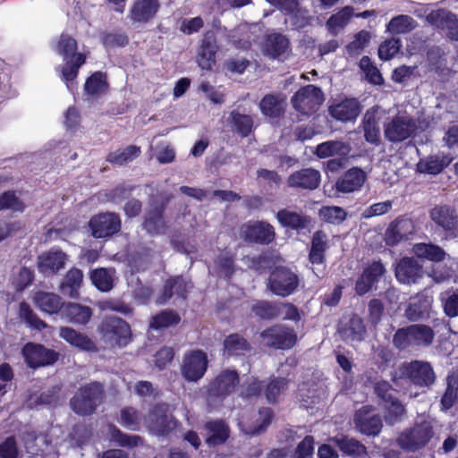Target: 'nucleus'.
<instances>
[{
    "label": "nucleus",
    "mask_w": 458,
    "mask_h": 458,
    "mask_svg": "<svg viewBox=\"0 0 458 458\" xmlns=\"http://www.w3.org/2000/svg\"><path fill=\"white\" fill-rule=\"evenodd\" d=\"M419 129H423L407 112H399L384 124V134L391 142H401L410 138Z\"/></svg>",
    "instance_id": "nucleus-1"
},
{
    "label": "nucleus",
    "mask_w": 458,
    "mask_h": 458,
    "mask_svg": "<svg viewBox=\"0 0 458 458\" xmlns=\"http://www.w3.org/2000/svg\"><path fill=\"white\" fill-rule=\"evenodd\" d=\"M432 437V423L430 420H424L401 432L396 437V443L404 451L416 452L423 448Z\"/></svg>",
    "instance_id": "nucleus-2"
},
{
    "label": "nucleus",
    "mask_w": 458,
    "mask_h": 458,
    "mask_svg": "<svg viewBox=\"0 0 458 458\" xmlns=\"http://www.w3.org/2000/svg\"><path fill=\"white\" fill-rule=\"evenodd\" d=\"M103 389L100 384L92 383L76 393L71 400V407L80 415L92 413L102 401Z\"/></svg>",
    "instance_id": "nucleus-3"
},
{
    "label": "nucleus",
    "mask_w": 458,
    "mask_h": 458,
    "mask_svg": "<svg viewBox=\"0 0 458 458\" xmlns=\"http://www.w3.org/2000/svg\"><path fill=\"white\" fill-rule=\"evenodd\" d=\"M208 362V357L204 352L200 350L191 351L183 357L181 367L182 375L186 380L196 382L204 376Z\"/></svg>",
    "instance_id": "nucleus-4"
},
{
    "label": "nucleus",
    "mask_w": 458,
    "mask_h": 458,
    "mask_svg": "<svg viewBox=\"0 0 458 458\" xmlns=\"http://www.w3.org/2000/svg\"><path fill=\"white\" fill-rule=\"evenodd\" d=\"M292 102L296 110L302 114H309L322 104L323 95L318 88L308 85L295 93Z\"/></svg>",
    "instance_id": "nucleus-5"
},
{
    "label": "nucleus",
    "mask_w": 458,
    "mask_h": 458,
    "mask_svg": "<svg viewBox=\"0 0 458 458\" xmlns=\"http://www.w3.org/2000/svg\"><path fill=\"white\" fill-rule=\"evenodd\" d=\"M299 280L291 270L279 267L269 277V288L276 295L288 296L297 288Z\"/></svg>",
    "instance_id": "nucleus-6"
},
{
    "label": "nucleus",
    "mask_w": 458,
    "mask_h": 458,
    "mask_svg": "<svg viewBox=\"0 0 458 458\" xmlns=\"http://www.w3.org/2000/svg\"><path fill=\"white\" fill-rule=\"evenodd\" d=\"M241 235L251 242L268 244L276 233L274 227L265 221H250L242 226Z\"/></svg>",
    "instance_id": "nucleus-7"
},
{
    "label": "nucleus",
    "mask_w": 458,
    "mask_h": 458,
    "mask_svg": "<svg viewBox=\"0 0 458 458\" xmlns=\"http://www.w3.org/2000/svg\"><path fill=\"white\" fill-rule=\"evenodd\" d=\"M400 369L403 375L408 377L416 385L428 386L435 381L433 369L426 361L414 360L405 363Z\"/></svg>",
    "instance_id": "nucleus-8"
},
{
    "label": "nucleus",
    "mask_w": 458,
    "mask_h": 458,
    "mask_svg": "<svg viewBox=\"0 0 458 458\" xmlns=\"http://www.w3.org/2000/svg\"><path fill=\"white\" fill-rule=\"evenodd\" d=\"M261 337L267 345L280 349H289L297 341V336L293 330L283 326H275L263 331Z\"/></svg>",
    "instance_id": "nucleus-9"
},
{
    "label": "nucleus",
    "mask_w": 458,
    "mask_h": 458,
    "mask_svg": "<svg viewBox=\"0 0 458 458\" xmlns=\"http://www.w3.org/2000/svg\"><path fill=\"white\" fill-rule=\"evenodd\" d=\"M22 353L27 364L31 368L50 365L57 360L56 352L33 343L27 344L22 349Z\"/></svg>",
    "instance_id": "nucleus-10"
},
{
    "label": "nucleus",
    "mask_w": 458,
    "mask_h": 458,
    "mask_svg": "<svg viewBox=\"0 0 458 458\" xmlns=\"http://www.w3.org/2000/svg\"><path fill=\"white\" fill-rule=\"evenodd\" d=\"M415 232V225L409 218H398L392 222L385 233L387 245H396L402 241L408 240Z\"/></svg>",
    "instance_id": "nucleus-11"
},
{
    "label": "nucleus",
    "mask_w": 458,
    "mask_h": 458,
    "mask_svg": "<svg viewBox=\"0 0 458 458\" xmlns=\"http://www.w3.org/2000/svg\"><path fill=\"white\" fill-rule=\"evenodd\" d=\"M167 411V406L161 404L148 415V425L153 433L165 435L175 428L176 422Z\"/></svg>",
    "instance_id": "nucleus-12"
},
{
    "label": "nucleus",
    "mask_w": 458,
    "mask_h": 458,
    "mask_svg": "<svg viewBox=\"0 0 458 458\" xmlns=\"http://www.w3.org/2000/svg\"><path fill=\"white\" fill-rule=\"evenodd\" d=\"M239 382L238 374L234 370H224L209 386V395L222 397L231 394Z\"/></svg>",
    "instance_id": "nucleus-13"
},
{
    "label": "nucleus",
    "mask_w": 458,
    "mask_h": 458,
    "mask_svg": "<svg viewBox=\"0 0 458 458\" xmlns=\"http://www.w3.org/2000/svg\"><path fill=\"white\" fill-rule=\"evenodd\" d=\"M330 114L341 122H349L355 120L360 113V106L357 99L345 98L338 103L329 106Z\"/></svg>",
    "instance_id": "nucleus-14"
},
{
    "label": "nucleus",
    "mask_w": 458,
    "mask_h": 458,
    "mask_svg": "<svg viewBox=\"0 0 458 458\" xmlns=\"http://www.w3.org/2000/svg\"><path fill=\"white\" fill-rule=\"evenodd\" d=\"M262 51L271 58L284 59L290 52L289 40L282 34H271L266 38Z\"/></svg>",
    "instance_id": "nucleus-15"
},
{
    "label": "nucleus",
    "mask_w": 458,
    "mask_h": 458,
    "mask_svg": "<svg viewBox=\"0 0 458 458\" xmlns=\"http://www.w3.org/2000/svg\"><path fill=\"white\" fill-rule=\"evenodd\" d=\"M366 181L365 173L357 167L346 171L336 182V190L344 193L359 191Z\"/></svg>",
    "instance_id": "nucleus-16"
},
{
    "label": "nucleus",
    "mask_w": 458,
    "mask_h": 458,
    "mask_svg": "<svg viewBox=\"0 0 458 458\" xmlns=\"http://www.w3.org/2000/svg\"><path fill=\"white\" fill-rule=\"evenodd\" d=\"M66 260L64 252L52 249L38 257V269L43 273H56L64 267Z\"/></svg>",
    "instance_id": "nucleus-17"
},
{
    "label": "nucleus",
    "mask_w": 458,
    "mask_h": 458,
    "mask_svg": "<svg viewBox=\"0 0 458 458\" xmlns=\"http://www.w3.org/2000/svg\"><path fill=\"white\" fill-rule=\"evenodd\" d=\"M355 424L360 431L366 435H377L382 428L380 418L375 414L370 415L369 407H363L357 411Z\"/></svg>",
    "instance_id": "nucleus-18"
},
{
    "label": "nucleus",
    "mask_w": 458,
    "mask_h": 458,
    "mask_svg": "<svg viewBox=\"0 0 458 458\" xmlns=\"http://www.w3.org/2000/svg\"><path fill=\"white\" fill-rule=\"evenodd\" d=\"M108 89L106 74L102 72H96L86 80L83 89L87 98L94 100L105 95Z\"/></svg>",
    "instance_id": "nucleus-19"
},
{
    "label": "nucleus",
    "mask_w": 458,
    "mask_h": 458,
    "mask_svg": "<svg viewBox=\"0 0 458 458\" xmlns=\"http://www.w3.org/2000/svg\"><path fill=\"white\" fill-rule=\"evenodd\" d=\"M433 302L432 295L422 293L411 299L405 310L406 317L410 320H418L428 317Z\"/></svg>",
    "instance_id": "nucleus-20"
},
{
    "label": "nucleus",
    "mask_w": 458,
    "mask_h": 458,
    "mask_svg": "<svg viewBox=\"0 0 458 458\" xmlns=\"http://www.w3.org/2000/svg\"><path fill=\"white\" fill-rule=\"evenodd\" d=\"M421 267L411 258L403 259L396 266L395 276L400 283L412 284L421 276Z\"/></svg>",
    "instance_id": "nucleus-21"
},
{
    "label": "nucleus",
    "mask_w": 458,
    "mask_h": 458,
    "mask_svg": "<svg viewBox=\"0 0 458 458\" xmlns=\"http://www.w3.org/2000/svg\"><path fill=\"white\" fill-rule=\"evenodd\" d=\"M431 220L445 231H453L458 226V216L454 209L448 206H437L430 211Z\"/></svg>",
    "instance_id": "nucleus-22"
},
{
    "label": "nucleus",
    "mask_w": 458,
    "mask_h": 458,
    "mask_svg": "<svg viewBox=\"0 0 458 458\" xmlns=\"http://www.w3.org/2000/svg\"><path fill=\"white\" fill-rule=\"evenodd\" d=\"M59 336L72 346L85 352H96L94 342L86 335L77 332L73 328L63 327L60 328Z\"/></svg>",
    "instance_id": "nucleus-23"
},
{
    "label": "nucleus",
    "mask_w": 458,
    "mask_h": 458,
    "mask_svg": "<svg viewBox=\"0 0 458 458\" xmlns=\"http://www.w3.org/2000/svg\"><path fill=\"white\" fill-rule=\"evenodd\" d=\"M217 46L212 33L204 35L198 55V64L203 70H210L216 63Z\"/></svg>",
    "instance_id": "nucleus-24"
},
{
    "label": "nucleus",
    "mask_w": 458,
    "mask_h": 458,
    "mask_svg": "<svg viewBox=\"0 0 458 458\" xmlns=\"http://www.w3.org/2000/svg\"><path fill=\"white\" fill-rule=\"evenodd\" d=\"M385 272V268L380 262H373L362 273L361 276L357 280L355 291L359 295H363L368 293L373 284Z\"/></svg>",
    "instance_id": "nucleus-25"
},
{
    "label": "nucleus",
    "mask_w": 458,
    "mask_h": 458,
    "mask_svg": "<svg viewBox=\"0 0 458 458\" xmlns=\"http://www.w3.org/2000/svg\"><path fill=\"white\" fill-rule=\"evenodd\" d=\"M320 174L314 169H302L288 178V184L291 187L313 190L319 185Z\"/></svg>",
    "instance_id": "nucleus-26"
},
{
    "label": "nucleus",
    "mask_w": 458,
    "mask_h": 458,
    "mask_svg": "<svg viewBox=\"0 0 458 458\" xmlns=\"http://www.w3.org/2000/svg\"><path fill=\"white\" fill-rule=\"evenodd\" d=\"M158 8L157 0H135L131 10V20L147 22L156 15Z\"/></svg>",
    "instance_id": "nucleus-27"
},
{
    "label": "nucleus",
    "mask_w": 458,
    "mask_h": 458,
    "mask_svg": "<svg viewBox=\"0 0 458 458\" xmlns=\"http://www.w3.org/2000/svg\"><path fill=\"white\" fill-rule=\"evenodd\" d=\"M62 67V81L65 83L67 89L72 92L75 89L73 81L78 76L80 67L84 64L86 57L83 54L73 55V58L64 60Z\"/></svg>",
    "instance_id": "nucleus-28"
},
{
    "label": "nucleus",
    "mask_w": 458,
    "mask_h": 458,
    "mask_svg": "<svg viewBox=\"0 0 458 458\" xmlns=\"http://www.w3.org/2000/svg\"><path fill=\"white\" fill-rule=\"evenodd\" d=\"M453 161L449 155L430 156L417 164V171L421 174H437Z\"/></svg>",
    "instance_id": "nucleus-29"
},
{
    "label": "nucleus",
    "mask_w": 458,
    "mask_h": 458,
    "mask_svg": "<svg viewBox=\"0 0 458 458\" xmlns=\"http://www.w3.org/2000/svg\"><path fill=\"white\" fill-rule=\"evenodd\" d=\"M34 302L40 310L48 314H56L64 307L60 296L53 293H37Z\"/></svg>",
    "instance_id": "nucleus-30"
},
{
    "label": "nucleus",
    "mask_w": 458,
    "mask_h": 458,
    "mask_svg": "<svg viewBox=\"0 0 458 458\" xmlns=\"http://www.w3.org/2000/svg\"><path fill=\"white\" fill-rule=\"evenodd\" d=\"M114 217L113 214H99L89 221V227L95 238H104L113 233Z\"/></svg>",
    "instance_id": "nucleus-31"
},
{
    "label": "nucleus",
    "mask_w": 458,
    "mask_h": 458,
    "mask_svg": "<svg viewBox=\"0 0 458 458\" xmlns=\"http://www.w3.org/2000/svg\"><path fill=\"white\" fill-rule=\"evenodd\" d=\"M261 113L268 117L280 116L285 108V96L267 95L259 104Z\"/></svg>",
    "instance_id": "nucleus-32"
},
{
    "label": "nucleus",
    "mask_w": 458,
    "mask_h": 458,
    "mask_svg": "<svg viewBox=\"0 0 458 458\" xmlns=\"http://www.w3.org/2000/svg\"><path fill=\"white\" fill-rule=\"evenodd\" d=\"M363 131L366 140L372 144H377L380 140V129L378 126L377 110H368L363 117Z\"/></svg>",
    "instance_id": "nucleus-33"
},
{
    "label": "nucleus",
    "mask_w": 458,
    "mask_h": 458,
    "mask_svg": "<svg viewBox=\"0 0 458 458\" xmlns=\"http://www.w3.org/2000/svg\"><path fill=\"white\" fill-rule=\"evenodd\" d=\"M61 315L71 323L85 325L89 320L92 312L89 307L69 303L64 307Z\"/></svg>",
    "instance_id": "nucleus-34"
},
{
    "label": "nucleus",
    "mask_w": 458,
    "mask_h": 458,
    "mask_svg": "<svg viewBox=\"0 0 458 458\" xmlns=\"http://www.w3.org/2000/svg\"><path fill=\"white\" fill-rule=\"evenodd\" d=\"M349 144L339 140H329L317 146L316 155L319 158H327L335 156L344 157L349 154Z\"/></svg>",
    "instance_id": "nucleus-35"
},
{
    "label": "nucleus",
    "mask_w": 458,
    "mask_h": 458,
    "mask_svg": "<svg viewBox=\"0 0 458 458\" xmlns=\"http://www.w3.org/2000/svg\"><path fill=\"white\" fill-rule=\"evenodd\" d=\"M342 337L350 342H360L366 334L362 319L358 316L352 317L341 328Z\"/></svg>",
    "instance_id": "nucleus-36"
},
{
    "label": "nucleus",
    "mask_w": 458,
    "mask_h": 458,
    "mask_svg": "<svg viewBox=\"0 0 458 458\" xmlns=\"http://www.w3.org/2000/svg\"><path fill=\"white\" fill-rule=\"evenodd\" d=\"M25 448L27 453L32 456H43L52 453L47 440L43 436L36 437L34 434L30 433L25 437Z\"/></svg>",
    "instance_id": "nucleus-37"
},
{
    "label": "nucleus",
    "mask_w": 458,
    "mask_h": 458,
    "mask_svg": "<svg viewBox=\"0 0 458 458\" xmlns=\"http://www.w3.org/2000/svg\"><path fill=\"white\" fill-rule=\"evenodd\" d=\"M412 250L417 257L431 261H441L445 257L444 250L432 243H417L413 246Z\"/></svg>",
    "instance_id": "nucleus-38"
},
{
    "label": "nucleus",
    "mask_w": 458,
    "mask_h": 458,
    "mask_svg": "<svg viewBox=\"0 0 458 458\" xmlns=\"http://www.w3.org/2000/svg\"><path fill=\"white\" fill-rule=\"evenodd\" d=\"M276 218L281 225L292 229L305 228L310 223L307 217L287 209L278 211Z\"/></svg>",
    "instance_id": "nucleus-39"
},
{
    "label": "nucleus",
    "mask_w": 458,
    "mask_h": 458,
    "mask_svg": "<svg viewBox=\"0 0 458 458\" xmlns=\"http://www.w3.org/2000/svg\"><path fill=\"white\" fill-rule=\"evenodd\" d=\"M417 27V22L408 15H398L391 19L386 30L392 34H404Z\"/></svg>",
    "instance_id": "nucleus-40"
},
{
    "label": "nucleus",
    "mask_w": 458,
    "mask_h": 458,
    "mask_svg": "<svg viewBox=\"0 0 458 458\" xmlns=\"http://www.w3.org/2000/svg\"><path fill=\"white\" fill-rule=\"evenodd\" d=\"M230 121L233 126V130L242 137L248 136L253 127L251 116L233 111L230 114Z\"/></svg>",
    "instance_id": "nucleus-41"
},
{
    "label": "nucleus",
    "mask_w": 458,
    "mask_h": 458,
    "mask_svg": "<svg viewBox=\"0 0 458 458\" xmlns=\"http://www.w3.org/2000/svg\"><path fill=\"white\" fill-rule=\"evenodd\" d=\"M352 9L344 7L337 13L332 15L327 21V27L331 34L336 35L343 28H344L352 16Z\"/></svg>",
    "instance_id": "nucleus-42"
},
{
    "label": "nucleus",
    "mask_w": 458,
    "mask_h": 458,
    "mask_svg": "<svg viewBox=\"0 0 458 458\" xmlns=\"http://www.w3.org/2000/svg\"><path fill=\"white\" fill-rule=\"evenodd\" d=\"M190 286V284L182 277L168 280L165 284L164 294L157 300V302L159 304L165 303L169 298H171L173 292L183 296Z\"/></svg>",
    "instance_id": "nucleus-43"
},
{
    "label": "nucleus",
    "mask_w": 458,
    "mask_h": 458,
    "mask_svg": "<svg viewBox=\"0 0 458 458\" xmlns=\"http://www.w3.org/2000/svg\"><path fill=\"white\" fill-rule=\"evenodd\" d=\"M326 248V235L321 232L316 233L312 239L310 253V259L312 264L321 265L323 263Z\"/></svg>",
    "instance_id": "nucleus-44"
},
{
    "label": "nucleus",
    "mask_w": 458,
    "mask_h": 458,
    "mask_svg": "<svg viewBox=\"0 0 458 458\" xmlns=\"http://www.w3.org/2000/svg\"><path fill=\"white\" fill-rule=\"evenodd\" d=\"M55 50L57 54L64 57V60L73 58V55H77V42L67 34H62L57 40Z\"/></svg>",
    "instance_id": "nucleus-45"
},
{
    "label": "nucleus",
    "mask_w": 458,
    "mask_h": 458,
    "mask_svg": "<svg viewBox=\"0 0 458 458\" xmlns=\"http://www.w3.org/2000/svg\"><path fill=\"white\" fill-rule=\"evenodd\" d=\"M209 436L207 442L209 445L224 443L228 437V428L222 421H214L207 424Z\"/></svg>",
    "instance_id": "nucleus-46"
},
{
    "label": "nucleus",
    "mask_w": 458,
    "mask_h": 458,
    "mask_svg": "<svg viewBox=\"0 0 458 458\" xmlns=\"http://www.w3.org/2000/svg\"><path fill=\"white\" fill-rule=\"evenodd\" d=\"M458 376L452 374L447 377V388L442 397L441 405L443 410L451 408L457 399Z\"/></svg>",
    "instance_id": "nucleus-47"
},
{
    "label": "nucleus",
    "mask_w": 458,
    "mask_h": 458,
    "mask_svg": "<svg viewBox=\"0 0 458 458\" xmlns=\"http://www.w3.org/2000/svg\"><path fill=\"white\" fill-rule=\"evenodd\" d=\"M224 348L228 355H240L249 349V344L239 335H231L225 340Z\"/></svg>",
    "instance_id": "nucleus-48"
},
{
    "label": "nucleus",
    "mask_w": 458,
    "mask_h": 458,
    "mask_svg": "<svg viewBox=\"0 0 458 458\" xmlns=\"http://www.w3.org/2000/svg\"><path fill=\"white\" fill-rule=\"evenodd\" d=\"M360 70L364 72L367 80L375 85H381L384 79L379 70L375 66L368 56H363L359 64Z\"/></svg>",
    "instance_id": "nucleus-49"
},
{
    "label": "nucleus",
    "mask_w": 458,
    "mask_h": 458,
    "mask_svg": "<svg viewBox=\"0 0 458 458\" xmlns=\"http://www.w3.org/2000/svg\"><path fill=\"white\" fill-rule=\"evenodd\" d=\"M92 284L100 291L107 292L112 289L113 277L106 268H98L91 272Z\"/></svg>",
    "instance_id": "nucleus-50"
},
{
    "label": "nucleus",
    "mask_w": 458,
    "mask_h": 458,
    "mask_svg": "<svg viewBox=\"0 0 458 458\" xmlns=\"http://www.w3.org/2000/svg\"><path fill=\"white\" fill-rule=\"evenodd\" d=\"M332 440L347 454L360 455L365 452V447L353 438L336 437Z\"/></svg>",
    "instance_id": "nucleus-51"
},
{
    "label": "nucleus",
    "mask_w": 458,
    "mask_h": 458,
    "mask_svg": "<svg viewBox=\"0 0 458 458\" xmlns=\"http://www.w3.org/2000/svg\"><path fill=\"white\" fill-rule=\"evenodd\" d=\"M180 317L177 313L170 310L162 311L156 315L150 323V327L154 329H163L170 326L178 324Z\"/></svg>",
    "instance_id": "nucleus-52"
},
{
    "label": "nucleus",
    "mask_w": 458,
    "mask_h": 458,
    "mask_svg": "<svg viewBox=\"0 0 458 458\" xmlns=\"http://www.w3.org/2000/svg\"><path fill=\"white\" fill-rule=\"evenodd\" d=\"M412 339L414 344L429 345L434 338L433 330L425 325H412L411 326Z\"/></svg>",
    "instance_id": "nucleus-53"
},
{
    "label": "nucleus",
    "mask_w": 458,
    "mask_h": 458,
    "mask_svg": "<svg viewBox=\"0 0 458 458\" xmlns=\"http://www.w3.org/2000/svg\"><path fill=\"white\" fill-rule=\"evenodd\" d=\"M19 316L27 325L35 329L40 330L47 327V324L34 314L30 305L26 302H21Z\"/></svg>",
    "instance_id": "nucleus-54"
},
{
    "label": "nucleus",
    "mask_w": 458,
    "mask_h": 458,
    "mask_svg": "<svg viewBox=\"0 0 458 458\" xmlns=\"http://www.w3.org/2000/svg\"><path fill=\"white\" fill-rule=\"evenodd\" d=\"M445 313L454 318L458 316V293L453 291H446L440 296Z\"/></svg>",
    "instance_id": "nucleus-55"
},
{
    "label": "nucleus",
    "mask_w": 458,
    "mask_h": 458,
    "mask_svg": "<svg viewBox=\"0 0 458 458\" xmlns=\"http://www.w3.org/2000/svg\"><path fill=\"white\" fill-rule=\"evenodd\" d=\"M320 217L332 224H339L346 217V212L340 207H323L319 210Z\"/></svg>",
    "instance_id": "nucleus-56"
},
{
    "label": "nucleus",
    "mask_w": 458,
    "mask_h": 458,
    "mask_svg": "<svg viewBox=\"0 0 458 458\" xmlns=\"http://www.w3.org/2000/svg\"><path fill=\"white\" fill-rule=\"evenodd\" d=\"M399 39L391 38L383 42L378 47V56L381 60L387 61L393 58L400 50Z\"/></svg>",
    "instance_id": "nucleus-57"
},
{
    "label": "nucleus",
    "mask_w": 458,
    "mask_h": 458,
    "mask_svg": "<svg viewBox=\"0 0 458 458\" xmlns=\"http://www.w3.org/2000/svg\"><path fill=\"white\" fill-rule=\"evenodd\" d=\"M82 279L83 274L81 270L78 268H72L67 273L64 278V286L71 289L69 293L71 297H75L77 295V289L81 286Z\"/></svg>",
    "instance_id": "nucleus-58"
},
{
    "label": "nucleus",
    "mask_w": 458,
    "mask_h": 458,
    "mask_svg": "<svg viewBox=\"0 0 458 458\" xmlns=\"http://www.w3.org/2000/svg\"><path fill=\"white\" fill-rule=\"evenodd\" d=\"M452 13L443 9L431 10L427 15L426 20L428 23L437 28L445 29Z\"/></svg>",
    "instance_id": "nucleus-59"
},
{
    "label": "nucleus",
    "mask_w": 458,
    "mask_h": 458,
    "mask_svg": "<svg viewBox=\"0 0 458 458\" xmlns=\"http://www.w3.org/2000/svg\"><path fill=\"white\" fill-rule=\"evenodd\" d=\"M385 407L386 409L385 418L388 423L396 422L404 414V407L395 398L388 401L387 403H385Z\"/></svg>",
    "instance_id": "nucleus-60"
},
{
    "label": "nucleus",
    "mask_w": 458,
    "mask_h": 458,
    "mask_svg": "<svg viewBox=\"0 0 458 458\" xmlns=\"http://www.w3.org/2000/svg\"><path fill=\"white\" fill-rule=\"evenodd\" d=\"M253 312L262 318H273L278 317L277 304L267 301H259L252 307Z\"/></svg>",
    "instance_id": "nucleus-61"
},
{
    "label": "nucleus",
    "mask_w": 458,
    "mask_h": 458,
    "mask_svg": "<svg viewBox=\"0 0 458 458\" xmlns=\"http://www.w3.org/2000/svg\"><path fill=\"white\" fill-rule=\"evenodd\" d=\"M370 38V35L367 31L359 32L354 39L346 47L347 52L351 55H356L367 46Z\"/></svg>",
    "instance_id": "nucleus-62"
},
{
    "label": "nucleus",
    "mask_w": 458,
    "mask_h": 458,
    "mask_svg": "<svg viewBox=\"0 0 458 458\" xmlns=\"http://www.w3.org/2000/svg\"><path fill=\"white\" fill-rule=\"evenodd\" d=\"M23 208V204L13 192H5L0 197V210L11 209L21 212Z\"/></svg>",
    "instance_id": "nucleus-63"
},
{
    "label": "nucleus",
    "mask_w": 458,
    "mask_h": 458,
    "mask_svg": "<svg viewBox=\"0 0 458 458\" xmlns=\"http://www.w3.org/2000/svg\"><path fill=\"white\" fill-rule=\"evenodd\" d=\"M393 342H394V344L398 349H405L408 346L414 344L413 339H412V334H411V326L397 330L394 335Z\"/></svg>",
    "instance_id": "nucleus-64"
}]
</instances>
